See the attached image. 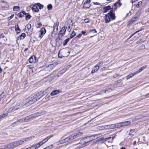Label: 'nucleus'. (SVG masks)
Instances as JSON below:
<instances>
[{"label": "nucleus", "mask_w": 149, "mask_h": 149, "mask_svg": "<svg viewBox=\"0 0 149 149\" xmlns=\"http://www.w3.org/2000/svg\"><path fill=\"white\" fill-rule=\"evenodd\" d=\"M37 101L36 96H35L34 94L24 100L22 103L23 106V107H25L29 106Z\"/></svg>", "instance_id": "f257e3e1"}, {"label": "nucleus", "mask_w": 149, "mask_h": 149, "mask_svg": "<svg viewBox=\"0 0 149 149\" xmlns=\"http://www.w3.org/2000/svg\"><path fill=\"white\" fill-rule=\"evenodd\" d=\"M116 18L114 12L111 10L110 12L105 15L104 16V19L106 23H109L111 20H114Z\"/></svg>", "instance_id": "f03ea898"}, {"label": "nucleus", "mask_w": 149, "mask_h": 149, "mask_svg": "<svg viewBox=\"0 0 149 149\" xmlns=\"http://www.w3.org/2000/svg\"><path fill=\"white\" fill-rule=\"evenodd\" d=\"M23 140H19L8 144V149H13L23 143Z\"/></svg>", "instance_id": "7ed1b4c3"}, {"label": "nucleus", "mask_w": 149, "mask_h": 149, "mask_svg": "<svg viewBox=\"0 0 149 149\" xmlns=\"http://www.w3.org/2000/svg\"><path fill=\"white\" fill-rule=\"evenodd\" d=\"M102 136V134L92 135L85 138L86 143H88L95 139H96Z\"/></svg>", "instance_id": "20e7f679"}, {"label": "nucleus", "mask_w": 149, "mask_h": 149, "mask_svg": "<svg viewBox=\"0 0 149 149\" xmlns=\"http://www.w3.org/2000/svg\"><path fill=\"white\" fill-rule=\"evenodd\" d=\"M147 67L146 65L144 66L141 68L138 71H137L134 72L132 73H131L129 74L127 76V79H129L131 78V77H133V76L135 75L137 73H139L141 72L145 68H146Z\"/></svg>", "instance_id": "39448f33"}, {"label": "nucleus", "mask_w": 149, "mask_h": 149, "mask_svg": "<svg viewBox=\"0 0 149 149\" xmlns=\"http://www.w3.org/2000/svg\"><path fill=\"white\" fill-rule=\"evenodd\" d=\"M22 107H23V104L21 102V104H17L16 107H11L9 109L8 111L9 112H14L15 111Z\"/></svg>", "instance_id": "423d86ee"}, {"label": "nucleus", "mask_w": 149, "mask_h": 149, "mask_svg": "<svg viewBox=\"0 0 149 149\" xmlns=\"http://www.w3.org/2000/svg\"><path fill=\"white\" fill-rule=\"evenodd\" d=\"M82 132H78L72 134L70 136L71 137V138L72 140L77 138H79L82 136Z\"/></svg>", "instance_id": "0eeeda50"}, {"label": "nucleus", "mask_w": 149, "mask_h": 149, "mask_svg": "<svg viewBox=\"0 0 149 149\" xmlns=\"http://www.w3.org/2000/svg\"><path fill=\"white\" fill-rule=\"evenodd\" d=\"M46 93L45 91L43 92L40 91L36 94H34L35 96H36V99L38 100L44 96Z\"/></svg>", "instance_id": "6e6552de"}, {"label": "nucleus", "mask_w": 149, "mask_h": 149, "mask_svg": "<svg viewBox=\"0 0 149 149\" xmlns=\"http://www.w3.org/2000/svg\"><path fill=\"white\" fill-rule=\"evenodd\" d=\"M46 31L44 28H42L39 31V33L38 35V38L41 39L46 33Z\"/></svg>", "instance_id": "1a4fd4ad"}, {"label": "nucleus", "mask_w": 149, "mask_h": 149, "mask_svg": "<svg viewBox=\"0 0 149 149\" xmlns=\"http://www.w3.org/2000/svg\"><path fill=\"white\" fill-rule=\"evenodd\" d=\"M55 64H52L46 66L45 68L44 69L46 71H50L55 68Z\"/></svg>", "instance_id": "9d476101"}, {"label": "nucleus", "mask_w": 149, "mask_h": 149, "mask_svg": "<svg viewBox=\"0 0 149 149\" xmlns=\"http://www.w3.org/2000/svg\"><path fill=\"white\" fill-rule=\"evenodd\" d=\"M139 17L136 15L134 17L132 18L128 22V26L132 24L134 22H135L139 18Z\"/></svg>", "instance_id": "9b49d317"}, {"label": "nucleus", "mask_w": 149, "mask_h": 149, "mask_svg": "<svg viewBox=\"0 0 149 149\" xmlns=\"http://www.w3.org/2000/svg\"><path fill=\"white\" fill-rule=\"evenodd\" d=\"M131 123V122L127 121L119 123H118V127H122L124 126H127L130 124Z\"/></svg>", "instance_id": "f8f14e48"}, {"label": "nucleus", "mask_w": 149, "mask_h": 149, "mask_svg": "<svg viewBox=\"0 0 149 149\" xmlns=\"http://www.w3.org/2000/svg\"><path fill=\"white\" fill-rule=\"evenodd\" d=\"M92 0H86L83 4V7L86 8H89L91 6L90 2Z\"/></svg>", "instance_id": "ddd939ff"}, {"label": "nucleus", "mask_w": 149, "mask_h": 149, "mask_svg": "<svg viewBox=\"0 0 149 149\" xmlns=\"http://www.w3.org/2000/svg\"><path fill=\"white\" fill-rule=\"evenodd\" d=\"M134 129H132L130 130L129 131H127L126 132L127 135H128L127 137H130V136L132 137V136L134 135Z\"/></svg>", "instance_id": "4468645a"}, {"label": "nucleus", "mask_w": 149, "mask_h": 149, "mask_svg": "<svg viewBox=\"0 0 149 149\" xmlns=\"http://www.w3.org/2000/svg\"><path fill=\"white\" fill-rule=\"evenodd\" d=\"M30 7L32 10L35 12H38L39 11L38 8L36 4V3L34 4H31Z\"/></svg>", "instance_id": "2eb2a0df"}, {"label": "nucleus", "mask_w": 149, "mask_h": 149, "mask_svg": "<svg viewBox=\"0 0 149 149\" xmlns=\"http://www.w3.org/2000/svg\"><path fill=\"white\" fill-rule=\"evenodd\" d=\"M66 28L65 27H63L60 31L58 36H61L62 37L65 34V32H66Z\"/></svg>", "instance_id": "dca6fc26"}, {"label": "nucleus", "mask_w": 149, "mask_h": 149, "mask_svg": "<svg viewBox=\"0 0 149 149\" xmlns=\"http://www.w3.org/2000/svg\"><path fill=\"white\" fill-rule=\"evenodd\" d=\"M46 113L45 111H41L39 112H37L36 113L33 114L32 116L33 117L35 118L38 117L40 116L43 115Z\"/></svg>", "instance_id": "f3484780"}, {"label": "nucleus", "mask_w": 149, "mask_h": 149, "mask_svg": "<svg viewBox=\"0 0 149 149\" xmlns=\"http://www.w3.org/2000/svg\"><path fill=\"white\" fill-rule=\"evenodd\" d=\"M36 57L34 56H31L29 59V61L30 63H34L36 62Z\"/></svg>", "instance_id": "a211bd4d"}, {"label": "nucleus", "mask_w": 149, "mask_h": 149, "mask_svg": "<svg viewBox=\"0 0 149 149\" xmlns=\"http://www.w3.org/2000/svg\"><path fill=\"white\" fill-rule=\"evenodd\" d=\"M118 124V123H117ZM107 128L108 129H114L118 127V124L117 125L115 124H113L110 125H108L106 126Z\"/></svg>", "instance_id": "6ab92c4d"}, {"label": "nucleus", "mask_w": 149, "mask_h": 149, "mask_svg": "<svg viewBox=\"0 0 149 149\" xmlns=\"http://www.w3.org/2000/svg\"><path fill=\"white\" fill-rule=\"evenodd\" d=\"M24 122V119H21L13 123L12 125H14L15 124L19 125L20 124Z\"/></svg>", "instance_id": "aec40b11"}, {"label": "nucleus", "mask_w": 149, "mask_h": 149, "mask_svg": "<svg viewBox=\"0 0 149 149\" xmlns=\"http://www.w3.org/2000/svg\"><path fill=\"white\" fill-rule=\"evenodd\" d=\"M71 137L70 136H69L66 138L62 140V142L64 143L69 142L70 141H72V139Z\"/></svg>", "instance_id": "412c9836"}, {"label": "nucleus", "mask_w": 149, "mask_h": 149, "mask_svg": "<svg viewBox=\"0 0 149 149\" xmlns=\"http://www.w3.org/2000/svg\"><path fill=\"white\" fill-rule=\"evenodd\" d=\"M111 8V7L109 6L104 7L103 9V13H107L108 10H110Z\"/></svg>", "instance_id": "4be33fe9"}, {"label": "nucleus", "mask_w": 149, "mask_h": 149, "mask_svg": "<svg viewBox=\"0 0 149 149\" xmlns=\"http://www.w3.org/2000/svg\"><path fill=\"white\" fill-rule=\"evenodd\" d=\"M34 138V136H31L30 137H29L27 138H25V139H23L20 140H23V143L25 142H27L29 141H30L32 139H33Z\"/></svg>", "instance_id": "5701e85b"}, {"label": "nucleus", "mask_w": 149, "mask_h": 149, "mask_svg": "<svg viewBox=\"0 0 149 149\" xmlns=\"http://www.w3.org/2000/svg\"><path fill=\"white\" fill-rule=\"evenodd\" d=\"M15 30L16 32V33L17 34H18L21 31L20 29L19 26L17 24V25H15Z\"/></svg>", "instance_id": "b1692460"}, {"label": "nucleus", "mask_w": 149, "mask_h": 149, "mask_svg": "<svg viewBox=\"0 0 149 149\" xmlns=\"http://www.w3.org/2000/svg\"><path fill=\"white\" fill-rule=\"evenodd\" d=\"M99 69V66L98 65H96L94 67L93 70L91 71V73H95L96 71H97Z\"/></svg>", "instance_id": "393cba45"}, {"label": "nucleus", "mask_w": 149, "mask_h": 149, "mask_svg": "<svg viewBox=\"0 0 149 149\" xmlns=\"http://www.w3.org/2000/svg\"><path fill=\"white\" fill-rule=\"evenodd\" d=\"M25 12L24 11H22L17 14V16L19 17H24V15H25Z\"/></svg>", "instance_id": "a878e982"}, {"label": "nucleus", "mask_w": 149, "mask_h": 149, "mask_svg": "<svg viewBox=\"0 0 149 149\" xmlns=\"http://www.w3.org/2000/svg\"><path fill=\"white\" fill-rule=\"evenodd\" d=\"M71 66L70 65H68L66 67L65 69H64L60 72L59 73V74L61 75L63 73L65 72L66 71V70L68 69Z\"/></svg>", "instance_id": "bb28decb"}, {"label": "nucleus", "mask_w": 149, "mask_h": 149, "mask_svg": "<svg viewBox=\"0 0 149 149\" xmlns=\"http://www.w3.org/2000/svg\"><path fill=\"white\" fill-rule=\"evenodd\" d=\"M121 5V4L120 2V0H118L116 3H114L113 4V5L114 6L117 7H120Z\"/></svg>", "instance_id": "cd10ccee"}, {"label": "nucleus", "mask_w": 149, "mask_h": 149, "mask_svg": "<svg viewBox=\"0 0 149 149\" xmlns=\"http://www.w3.org/2000/svg\"><path fill=\"white\" fill-rule=\"evenodd\" d=\"M59 93V91L57 90H55L54 91L52 92L50 94L51 95L53 96L54 95H56Z\"/></svg>", "instance_id": "c85d7f7f"}, {"label": "nucleus", "mask_w": 149, "mask_h": 149, "mask_svg": "<svg viewBox=\"0 0 149 149\" xmlns=\"http://www.w3.org/2000/svg\"><path fill=\"white\" fill-rule=\"evenodd\" d=\"M25 15L26 17V19L27 20H29L31 17V16L29 13H25Z\"/></svg>", "instance_id": "c756f323"}, {"label": "nucleus", "mask_w": 149, "mask_h": 149, "mask_svg": "<svg viewBox=\"0 0 149 149\" xmlns=\"http://www.w3.org/2000/svg\"><path fill=\"white\" fill-rule=\"evenodd\" d=\"M20 8L19 6H14L13 8V10L14 11H17L19 10Z\"/></svg>", "instance_id": "7c9ffc66"}, {"label": "nucleus", "mask_w": 149, "mask_h": 149, "mask_svg": "<svg viewBox=\"0 0 149 149\" xmlns=\"http://www.w3.org/2000/svg\"><path fill=\"white\" fill-rule=\"evenodd\" d=\"M36 4L37 5L38 7L40 9H41L43 8V5L39 3H36Z\"/></svg>", "instance_id": "2f4dec72"}, {"label": "nucleus", "mask_w": 149, "mask_h": 149, "mask_svg": "<svg viewBox=\"0 0 149 149\" xmlns=\"http://www.w3.org/2000/svg\"><path fill=\"white\" fill-rule=\"evenodd\" d=\"M26 36V35L25 33H22L20 36V39H23L25 38Z\"/></svg>", "instance_id": "473e14b6"}, {"label": "nucleus", "mask_w": 149, "mask_h": 149, "mask_svg": "<svg viewBox=\"0 0 149 149\" xmlns=\"http://www.w3.org/2000/svg\"><path fill=\"white\" fill-rule=\"evenodd\" d=\"M31 117L30 116H27L24 119V121L25 122H27L30 120Z\"/></svg>", "instance_id": "72a5a7b5"}, {"label": "nucleus", "mask_w": 149, "mask_h": 149, "mask_svg": "<svg viewBox=\"0 0 149 149\" xmlns=\"http://www.w3.org/2000/svg\"><path fill=\"white\" fill-rule=\"evenodd\" d=\"M8 113H3L2 114L0 115V119L2 118H3L8 115Z\"/></svg>", "instance_id": "f704fd0d"}, {"label": "nucleus", "mask_w": 149, "mask_h": 149, "mask_svg": "<svg viewBox=\"0 0 149 149\" xmlns=\"http://www.w3.org/2000/svg\"><path fill=\"white\" fill-rule=\"evenodd\" d=\"M86 143V141L85 138H84L83 139L81 140L80 142V144H82L83 145H84Z\"/></svg>", "instance_id": "c9c22d12"}, {"label": "nucleus", "mask_w": 149, "mask_h": 149, "mask_svg": "<svg viewBox=\"0 0 149 149\" xmlns=\"http://www.w3.org/2000/svg\"><path fill=\"white\" fill-rule=\"evenodd\" d=\"M142 3L141 1H139L136 4V6L137 8L140 7Z\"/></svg>", "instance_id": "e433bc0d"}, {"label": "nucleus", "mask_w": 149, "mask_h": 149, "mask_svg": "<svg viewBox=\"0 0 149 149\" xmlns=\"http://www.w3.org/2000/svg\"><path fill=\"white\" fill-rule=\"evenodd\" d=\"M76 35V33L74 32V31L72 33L71 35L70 36V38H73Z\"/></svg>", "instance_id": "4c0bfd02"}, {"label": "nucleus", "mask_w": 149, "mask_h": 149, "mask_svg": "<svg viewBox=\"0 0 149 149\" xmlns=\"http://www.w3.org/2000/svg\"><path fill=\"white\" fill-rule=\"evenodd\" d=\"M90 33H92L94 34V35H95L96 34V33H97V31L95 29H94L91 30L90 31Z\"/></svg>", "instance_id": "58836bf2"}, {"label": "nucleus", "mask_w": 149, "mask_h": 149, "mask_svg": "<svg viewBox=\"0 0 149 149\" xmlns=\"http://www.w3.org/2000/svg\"><path fill=\"white\" fill-rule=\"evenodd\" d=\"M70 40L69 38H68L64 40V43L63 44V45H65Z\"/></svg>", "instance_id": "ea45409f"}, {"label": "nucleus", "mask_w": 149, "mask_h": 149, "mask_svg": "<svg viewBox=\"0 0 149 149\" xmlns=\"http://www.w3.org/2000/svg\"><path fill=\"white\" fill-rule=\"evenodd\" d=\"M50 96L49 95H46L45 99L46 101H48L49 99Z\"/></svg>", "instance_id": "a19ab883"}, {"label": "nucleus", "mask_w": 149, "mask_h": 149, "mask_svg": "<svg viewBox=\"0 0 149 149\" xmlns=\"http://www.w3.org/2000/svg\"><path fill=\"white\" fill-rule=\"evenodd\" d=\"M4 92H3L0 95V101L4 96Z\"/></svg>", "instance_id": "79ce46f5"}, {"label": "nucleus", "mask_w": 149, "mask_h": 149, "mask_svg": "<svg viewBox=\"0 0 149 149\" xmlns=\"http://www.w3.org/2000/svg\"><path fill=\"white\" fill-rule=\"evenodd\" d=\"M145 46L144 45H142L140 47V50H143L145 48Z\"/></svg>", "instance_id": "37998d69"}, {"label": "nucleus", "mask_w": 149, "mask_h": 149, "mask_svg": "<svg viewBox=\"0 0 149 149\" xmlns=\"http://www.w3.org/2000/svg\"><path fill=\"white\" fill-rule=\"evenodd\" d=\"M47 8L48 10H50L52 8V6L51 4H49L47 6Z\"/></svg>", "instance_id": "c03bdc74"}, {"label": "nucleus", "mask_w": 149, "mask_h": 149, "mask_svg": "<svg viewBox=\"0 0 149 149\" xmlns=\"http://www.w3.org/2000/svg\"><path fill=\"white\" fill-rule=\"evenodd\" d=\"M26 27L27 29H28V30L30 29L31 28V25L30 24H28L26 25Z\"/></svg>", "instance_id": "a18cd8bd"}, {"label": "nucleus", "mask_w": 149, "mask_h": 149, "mask_svg": "<svg viewBox=\"0 0 149 149\" xmlns=\"http://www.w3.org/2000/svg\"><path fill=\"white\" fill-rule=\"evenodd\" d=\"M1 149H8V145L3 146Z\"/></svg>", "instance_id": "49530a36"}, {"label": "nucleus", "mask_w": 149, "mask_h": 149, "mask_svg": "<svg viewBox=\"0 0 149 149\" xmlns=\"http://www.w3.org/2000/svg\"><path fill=\"white\" fill-rule=\"evenodd\" d=\"M53 136L52 135H51L49 136H48L45 139H47V140L48 141V140L50 139L51 137H52Z\"/></svg>", "instance_id": "de8ad7c7"}, {"label": "nucleus", "mask_w": 149, "mask_h": 149, "mask_svg": "<svg viewBox=\"0 0 149 149\" xmlns=\"http://www.w3.org/2000/svg\"><path fill=\"white\" fill-rule=\"evenodd\" d=\"M103 63V61H100L98 62V63L96 65L99 66V65H101Z\"/></svg>", "instance_id": "09e8293b"}, {"label": "nucleus", "mask_w": 149, "mask_h": 149, "mask_svg": "<svg viewBox=\"0 0 149 149\" xmlns=\"http://www.w3.org/2000/svg\"><path fill=\"white\" fill-rule=\"evenodd\" d=\"M26 67L29 69H32V68H33V67H32L31 65H28Z\"/></svg>", "instance_id": "8fccbe9b"}, {"label": "nucleus", "mask_w": 149, "mask_h": 149, "mask_svg": "<svg viewBox=\"0 0 149 149\" xmlns=\"http://www.w3.org/2000/svg\"><path fill=\"white\" fill-rule=\"evenodd\" d=\"M42 25V24L40 22H39L37 24V26L36 27L37 28H39L40 27V26H41Z\"/></svg>", "instance_id": "3c124183"}, {"label": "nucleus", "mask_w": 149, "mask_h": 149, "mask_svg": "<svg viewBox=\"0 0 149 149\" xmlns=\"http://www.w3.org/2000/svg\"><path fill=\"white\" fill-rule=\"evenodd\" d=\"M38 146H39V147H40V146H42L44 144L42 143V141H41L40 142L38 143Z\"/></svg>", "instance_id": "603ef678"}, {"label": "nucleus", "mask_w": 149, "mask_h": 149, "mask_svg": "<svg viewBox=\"0 0 149 149\" xmlns=\"http://www.w3.org/2000/svg\"><path fill=\"white\" fill-rule=\"evenodd\" d=\"M33 146L35 147V149H36L37 148H38L39 147V146H38V143L37 144L33 145Z\"/></svg>", "instance_id": "864d4df0"}, {"label": "nucleus", "mask_w": 149, "mask_h": 149, "mask_svg": "<svg viewBox=\"0 0 149 149\" xmlns=\"http://www.w3.org/2000/svg\"><path fill=\"white\" fill-rule=\"evenodd\" d=\"M42 141V143L43 144H44L45 143H46L47 141V139H44Z\"/></svg>", "instance_id": "5fc2aeb1"}, {"label": "nucleus", "mask_w": 149, "mask_h": 149, "mask_svg": "<svg viewBox=\"0 0 149 149\" xmlns=\"http://www.w3.org/2000/svg\"><path fill=\"white\" fill-rule=\"evenodd\" d=\"M84 22L85 23H88L89 22V20L88 19H84Z\"/></svg>", "instance_id": "6e6d98bb"}, {"label": "nucleus", "mask_w": 149, "mask_h": 149, "mask_svg": "<svg viewBox=\"0 0 149 149\" xmlns=\"http://www.w3.org/2000/svg\"><path fill=\"white\" fill-rule=\"evenodd\" d=\"M143 29V28H141L140 29H139V30H138V31H137L135 32L134 33H136L139 32V31H141V30H142Z\"/></svg>", "instance_id": "4d7b16f0"}, {"label": "nucleus", "mask_w": 149, "mask_h": 149, "mask_svg": "<svg viewBox=\"0 0 149 149\" xmlns=\"http://www.w3.org/2000/svg\"><path fill=\"white\" fill-rule=\"evenodd\" d=\"M93 3L94 4L96 5H100V3H98L97 2H93Z\"/></svg>", "instance_id": "13d9d810"}, {"label": "nucleus", "mask_w": 149, "mask_h": 149, "mask_svg": "<svg viewBox=\"0 0 149 149\" xmlns=\"http://www.w3.org/2000/svg\"><path fill=\"white\" fill-rule=\"evenodd\" d=\"M14 17V15H11L10 17H8V19L9 20L11 19L12 18Z\"/></svg>", "instance_id": "bf43d9fd"}, {"label": "nucleus", "mask_w": 149, "mask_h": 149, "mask_svg": "<svg viewBox=\"0 0 149 149\" xmlns=\"http://www.w3.org/2000/svg\"><path fill=\"white\" fill-rule=\"evenodd\" d=\"M81 35H82V34H80L79 35H77V37H78V38H80L81 37Z\"/></svg>", "instance_id": "052dcab7"}, {"label": "nucleus", "mask_w": 149, "mask_h": 149, "mask_svg": "<svg viewBox=\"0 0 149 149\" xmlns=\"http://www.w3.org/2000/svg\"><path fill=\"white\" fill-rule=\"evenodd\" d=\"M60 40V38L56 40V42L57 44L58 42V41Z\"/></svg>", "instance_id": "680f3d73"}, {"label": "nucleus", "mask_w": 149, "mask_h": 149, "mask_svg": "<svg viewBox=\"0 0 149 149\" xmlns=\"http://www.w3.org/2000/svg\"><path fill=\"white\" fill-rule=\"evenodd\" d=\"M135 33H134L133 34H132V35L130 36V37L128 38V39H129L133 35H134Z\"/></svg>", "instance_id": "e2e57ef3"}, {"label": "nucleus", "mask_w": 149, "mask_h": 149, "mask_svg": "<svg viewBox=\"0 0 149 149\" xmlns=\"http://www.w3.org/2000/svg\"><path fill=\"white\" fill-rule=\"evenodd\" d=\"M111 138V137H108L105 139V140L107 141V140L110 139Z\"/></svg>", "instance_id": "0e129e2a"}, {"label": "nucleus", "mask_w": 149, "mask_h": 149, "mask_svg": "<svg viewBox=\"0 0 149 149\" xmlns=\"http://www.w3.org/2000/svg\"><path fill=\"white\" fill-rule=\"evenodd\" d=\"M145 96L146 97H149V93H148V94L146 95H145Z\"/></svg>", "instance_id": "69168bd1"}, {"label": "nucleus", "mask_w": 149, "mask_h": 149, "mask_svg": "<svg viewBox=\"0 0 149 149\" xmlns=\"http://www.w3.org/2000/svg\"><path fill=\"white\" fill-rule=\"evenodd\" d=\"M141 41V40H138V41H137V42H136V43L137 44H139V43H140V42Z\"/></svg>", "instance_id": "338daca9"}, {"label": "nucleus", "mask_w": 149, "mask_h": 149, "mask_svg": "<svg viewBox=\"0 0 149 149\" xmlns=\"http://www.w3.org/2000/svg\"><path fill=\"white\" fill-rule=\"evenodd\" d=\"M82 34L84 35L86 33V32L84 31H82L81 32Z\"/></svg>", "instance_id": "774afa93"}]
</instances>
